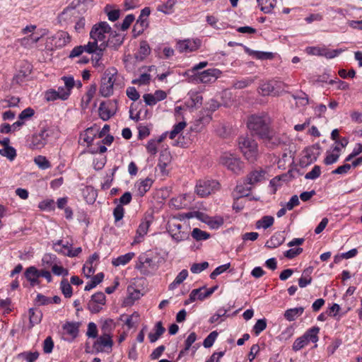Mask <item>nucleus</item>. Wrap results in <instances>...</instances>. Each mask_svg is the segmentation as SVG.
<instances>
[{
  "instance_id": "nucleus-1",
  "label": "nucleus",
  "mask_w": 362,
  "mask_h": 362,
  "mask_svg": "<svg viewBox=\"0 0 362 362\" xmlns=\"http://www.w3.org/2000/svg\"><path fill=\"white\" fill-rule=\"evenodd\" d=\"M123 83L118 75L117 70L114 68L107 69L101 78L100 94L105 98L110 97L114 93V88H122Z\"/></svg>"
},
{
  "instance_id": "nucleus-2",
  "label": "nucleus",
  "mask_w": 362,
  "mask_h": 362,
  "mask_svg": "<svg viewBox=\"0 0 362 362\" xmlns=\"http://www.w3.org/2000/svg\"><path fill=\"white\" fill-rule=\"evenodd\" d=\"M271 119L266 113L252 115L247 120L248 129L255 135L262 139L271 129Z\"/></svg>"
},
{
  "instance_id": "nucleus-3",
  "label": "nucleus",
  "mask_w": 362,
  "mask_h": 362,
  "mask_svg": "<svg viewBox=\"0 0 362 362\" xmlns=\"http://www.w3.org/2000/svg\"><path fill=\"white\" fill-rule=\"evenodd\" d=\"M112 28L105 21H101L95 24L90 32V38L100 43V52H103L107 47L108 42L106 40V34L111 33Z\"/></svg>"
},
{
  "instance_id": "nucleus-4",
  "label": "nucleus",
  "mask_w": 362,
  "mask_h": 362,
  "mask_svg": "<svg viewBox=\"0 0 362 362\" xmlns=\"http://www.w3.org/2000/svg\"><path fill=\"white\" fill-rule=\"evenodd\" d=\"M239 147L245 158L254 163L258 156V146L257 142L249 137L240 136L239 138Z\"/></svg>"
},
{
  "instance_id": "nucleus-5",
  "label": "nucleus",
  "mask_w": 362,
  "mask_h": 362,
  "mask_svg": "<svg viewBox=\"0 0 362 362\" xmlns=\"http://www.w3.org/2000/svg\"><path fill=\"white\" fill-rule=\"evenodd\" d=\"M49 136L50 130L47 128H42L39 132L32 135L28 144L29 148L33 150L42 149L47 144Z\"/></svg>"
},
{
  "instance_id": "nucleus-6",
  "label": "nucleus",
  "mask_w": 362,
  "mask_h": 362,
  "mask_svg": "<svg viewBox=\"0 0 362 362\" xmlns=\"http://www.w3.org/2000/svg\"><path fill=\"white\" fill-rule=\"evenodd\" d=\"M261 139L269 148H275L288 142V137L284 134L276 133L271 129Z\"/></svg>"
},
{
  "instance_id": "nucleus-7",
  "label": "nucleus",
  "mask_w": 362,
  "mask_h": 362,
  "mask_svg": "<svg viewBox=\"0 0 362 362\" xmlns=\"http://www.w3.org/2000/svg\"><path fill=\"white\" fill-rule=\"evenodd\" d=\"M286 85L279 81L272 80L261 84L259 89L262 95H279Z\"/></svg>"
},
{
  "instance_id": "nucleus-8",
  "label": "nucleus",
  "mask_w": 362,
  "mask_h": 362,
  "mask_svg": "<svg viewBox=\"0 0 362 362\" xmlns=\"http://www.w3.org/2000/svg\"><path fill=\"white\" fill-rule=\"evenodd\" d=\"M168 230L172 238L177 243L189 239V232L187 226L183 228L180 223H168Z\"/></svg>"
},
{
  "instance_id": "nucleus-9",
  "label": "nucleus",
  "mask_w": 362,
  "mask_h": 362,
  "mask_svg": "<svg viewBox=\"0 0 362 362\" xmlns=\"http://www.w3.org/2000/svg\"><path fill=\"white\" fill-rule=\"evenodd\" d=\"M220 163L235 173H238L242 169V163L233 155L224 153L220 158Z\"/></svg>"
},
{
  "instance_id": "nucleus-10",
  "label": "nucleus",
  "mask_w": 362,
  "mask_h": 362,
  "mask_svg": "<svg viewBox=\"0 0 362 362\" xmlns=\"http://www.w3.org/2000/svg\"><path fill=\"white\" fill-rule=\"evenodd\" d=\"M344 50L339 49H329L326 47H308L306 52L308 54L325 57L327 59H332L341 54Z\"/></svg>"
},
{
  "instance_id": "nucleus-11",
  "label": "nucleus",
  "mask_w": 362,
  "mask_h": 362,
  "mask_svg": "<svg viewBox=\"0 0 362 362\" xmlns=\"http://www.w3.org/2000/svg\"><path fill=\"white\" fill-rule=\"evenodd\" d=\"M111 335L101 334L94 342L93 347L96 352L110 353L113 346V340Z\"/></svg>"
},
{
  "instance_id": "nucleus-12",
  "label": "nucleus",
  "mask_w": 362,
  "mask_h": 362,
  "mask_svg": "<svg viewBox=\"0 0 362 362\" xmlns=\"http://www.w3.org/2000/svg\"><path fill=\"white\" fill-rule=\"evenodd\" d=\"M219 183L215 180L199 181L196 185V192L201 197H206L218 188Z\"/></svg>"
},
{
  "instance_id": "nucleus-13",
  "label": "nucleus",
  "mask_w": 362,
  "mask_h": 362,
  "mask_svg": "<svg viewBox=\"0 0 362 362\" xmlns=\"http://www.w3.org/2000/svg\"><path fill=\"white\" fill-rule=\"evenodd\" d=\"M201 46V40L199 39H187L183 40H179L177 42V49L182 52H191L196 51Z\"/></svg>"
},
{
  "instance_id": "nucleus-14",
  "label": "nucleus",
  "mask_w": 362,
  "mask_h": 362,
  "mask_svg": "<svg viewBox=\"0 0 362 362\" xmlns=\"http://www.w3.org/2000/svg\"><path fill=\"white\" fill-rule=\"evenodd\" d=\"M152 223L151 217H145L141 220L136 232V236L134 238V244H138L143 241L144 236L147 234L148 228Z\"/></svg>"
},
{
  "instance_id": "nucleus-15",
  "label": "nucleus",
  "mask_w": 362,
  "mask_h": 362,
  "mask_svg": "<svg viewBox=\"0 0 362 362\" xmlns=\"http://www.w3.org/2000/svg\"><path fill=\"white\" fill-rule=\"evenodd\" d=\"M78 17V11L74 7H67L59 15L58 20L61 25L73 23Z\"/></svg>"
},
{
  "instance_id": "nucleus-16",
  "label": "nucleus",
  "mask_w": 362,
  "mask_h": 362,
  "mask_svg": "<svg viewBox=\"0 0 362 362\" xmlns=\"http://www.w3.org/2000/svg\"><path fill=\"white\" fill-rule=\"evenodd\" d=\"M32 71V65L28 62H23L18 73L13 76V83L21 84L30 76Z\"/></svg>"
},
{
  "instance_id": "nucleus-17",
  "label": "nucleus",
  "mask_w": 362,
  "mask_h": 362,
  "mask_svg": "<svg viewBox=\"0 0 362 362\" xmlns=\"http://www.w3.org/2000/svg\"><path fill=\"white\" fill-rule=\"evenodd\" d=\"M192 201V197L187 194L179 195L170 199V205L175 209L188 207Z\"/></svg>"
},
{
  "instance_id": "nucleus-18",
  "label": "nucleus",
  "mask_w": 362,
  "mask_h": 362,
  "mask_svg": "<svg viewBox=\"0 0 362 362\" xmlns=\"http://www.w3.org/2000/svg\"><path fill=\"white\" fill-rule=\"evenodd\" d=\"M221 75V71L217 69H209L199 74V80L204 83L215 81Z\"/></svg>"
},
{
  "instance_id": "nucleus-19",
  "label": "nucleus",
  "mask_w": 362,
  "mask_h": 362,
  "mask_svg": "<svg viewBox=\"0 0 362 362\" xmlns=\"http://www.w3.org/2000/svg\"><path fill=\"white\" fill-rule=\"evenodd\" d=\"M55 48H62L66 46L71 41V37L65 31H59L52 37Z\"/></svg>"
},
{
  "instance_id": "nucleus-20",
  "label": "nucleus",
  "mask_w": 362,
  "mask_h": 362,
  "mask_svg": "<svg viewBox=\"0 0 362 362\" xmlns=\"http://www.w3.org/2000/svg\"><path fill=\"white\" fill-rule=\"evenodd\" d=\"M24 275L32 286L40 284L38 281L40 278L39 270L35 267L33 266L27 268Z\"/></svg>"
},
{
  "instance_id": "nucleus-21",
  "label": "nucleus",
  "mask_w": 362,
  "mask_h": 362,
  "mask_svg": "<svg viewBox=\"0 0 362 362\" xmlns=\"http://www.w3.org/2000/svg\"><path fill=\"white\" fill-rule=\"evenodd\" d=\"M252 188V187L249 184H247L245 180H244L243 183L237 185L234 190L233 195L234 197H236L237 199L247 197L249 195Z\"/></svg>"
},
{
  "instance_id": "nucleus-22",
  "label": "nucleus",
  "mask_w": 362,
  "mask_h": 362,
  "mask_svg": "<svg viewBox=\"0 0 362 362\" xmlns=\"http://www.w3.org/2000/svg\"><path fill=\"white\" fill-rule=\"evenodd\" d=\"M264 174L263 170H254L247 175L245 180L252 187L254 185L263 180Z\"/></svg>"
},
{
  "instance_id": "nucleus-23",
  "label": "nucleus",
  "mask_w": 362,
  "mask_h": 362,
  "mask_svg": "<svg viewBox=\"0 0 362 362\" xmlns=\"http://www.w3.org/2000/svg\"><path fill=\"white\" fill-rule=\"evenodd\" d=\"M154 332H150L148 335L150 342H156L161 335L165 332V329L163 326L162 322H157L154 327Z\"/></svg>"
},
{
  "instance_id": "nucleus-24",
  "label": "nucleus",
  "mask_w": 362,
  "mask_h": 362,
  "mask_svg": "<svg viewBox=\"0 0 362 362\" xmlns=\"http://www.w3.org/2000/svg\"><path fill=\"white\" fill-rule=\"evenodd\" d=\"M79 326V322H67L63 325V329L67 334L74 339L78 334Z\"/></svg>"
},
{
  "instance_id": "nucleus-25",
  "label": "nucleus",
  "mask_w": 362,
  "mask_h": 362,
  "mask_svg": "<svg viewBox=\"0 0 362 362\" xmlns=\"http://www.w3.org/2000/svg\"><path fill=\"white\" fill-rule=\"evenodd\" d=\"M135 256L134 252H128L125 255H120L112 260V264L115 267L124 266L129 263Z\"/></svg>"
},
{
  "instance_id": "nucleus-26",
  "label": "nucleus",
  "mask_w": 362,
  "mask_h": 362,
  "mask_svg": "<svg viewBox=\"0 0 362 362\" xmlns=\"http://www.w3.org/2000/svg\"><path fill=\"white\" fill-rule=\"evenodd\" d=\"M304 312V308L298 307L290 308L285 311L284 316L288 321H293L300 316Z\"/></svg>"
},
{
  "instance_id": "nucleus-27",
  "label": "nucleus",
  "mask_w": 362,
  "mask_h": 362,
  "mask_svg": "<svg viewBox=\"0 0 362 362\" xmlns=\"http://www.w3.org/2000/svg\"><path fill=\"white\" fill-rule=\"evenodd\" d=\"M52 247L57 252L67 256L70 245L68 241L64 242L63 240H59L53 243Z\"/></svg>"
},
{
  "instance_id": "nucleus-28",
  "label": "nucleus",
  "mask_w": 362,
  "mask_h": 362,
  "mask_svg": "<svg viewBox=\"0 0 362 362\" xmlns=\"http://www.w3.org/2000/svg\"><path fill=\"white\" fill-rule=\"evenodd\" d=\"M124 37L116 32H112L107 40L108 46L117 49L123 43Z\"/></svg>"
},
{
  "instance_id": "nucleus-29",
  "label": "nucleus",
  "mask_w": 362,
  "mask_h": 362,
  "mask_svg": "<svg viewBox=\"0 0 362 362\" xmlns=\"http://www.w3.org/2000/svg\"><path fill=\"white\" fill-rule=\"evenodd\" d=\"M319 331L320 328L318 327H313L307 330L302 337L308 341V344L310 341L315 343L318 341Z\"/></svg>"
},
{
  "instance_id": "nucleus-30",
  "label": "nucleus",
  "mask_w": 362,
  "mask_h": 362,
  "mask_svg": "<svg viewBox=\"0 0 362 362\" xmlns=\"http://www.w3.org/2000/svg\"><path fill=\"white\" fill-rule=\"evenodd\" d=\"M104 12L107 14L108 20L116 21L119 18L120 11L115 8L113 5L107 4L104 8Z\"/></svg>"
},
{
  "instance_id": "nucleus-31",
  "label": "nucleus",
  "mask_w": 362,
  "mask_h": 362,
  "mask_svg": "<svg viewBox=\"0 0 362 362\" xmlns=\"http://www.w3.org/2000/svg\"><path fill=\"white\" fill-rule=\"evenodd\" d=\"M97 130L94 127H90L81 134L80 139H83L88 145L90 144L96 136Z\"/></svg>"
},
{
  "instance_id": "nucleus-32",
  "label": "nucleus",
  "mask_w": 362,
  "mask_h": 362,
  "mask_svg": "<svg viewBox=\"0 0 362 362\" xmlns=\"http://www.w3.org/2000/svg\"><path fill=\"white\" fill-rule=\"evenodd\" d=\"M285 238L281 234H275L266 243L265 246L268 248H276L284 242Z\"/></svg>"
},
{
  "instance_id": "nucleus-33",
  "label": "nucleus",
  "mask_w": 362,
  "mask_h": 362,
  "mask_svg": "<svg viewBox=\"0 0 362 362\" xmlns=\"http://www.w3.org/2000/svg\"><path fill=\"white\" fill-rule=\"evenodd\" d=\"M262 11L269 13L276 4V0H257Z\"/></svg>"
},
{
  "instance_id": "nucleus-34",
  "label": "nucleus",
  "mask_w": 362,
  "mask_h": 362,
  "mask_svg": "<svg viewBox=\"0 0 362 362\" xmlns=\"http://www.w3.org/2000/svg\"><path fill=\"white\" fill-rule=\"evenodd\" d=\"M116 327L115 322L112 319L105 320L101 325L102 334L111 335L112 337V331Z\"/></svg>"
},
{
  "instance_id": "nucleus-35",
  "label": "nucleus",
  "mask_w": 362,
  "mask_h": 362,
  "mask_svg": "<svg viewBox=\"0 0 362 362\" xmlns=\"http://www.w3.org/2000/svg\"><path fill=\"white\" fill-rule=\"evenodd\" d=\"M188 272L187 269H182L175 277V280L169 285V289L173 290L178 285L182 284L187 277Z\"/></svg>"
},
{
  "instance_id": "nucleus-36",
  "label": "nucleus",
  "mask_w": 362,
  "mask_h": 362,
  "mask_svg": "<svg viewBox=\"0 0 362 362\" xmlns=\"http://www.w3.org/2000/svg\"><path fill=\"white\" fill-rule=\"evenodd\" d=\"M151 52V48L146 41H141L140 42L139 49L136 56L137 59L143 60L145 59Z\"/></svg>"
},
{
  "instance_id": "nucleus-37",
  "label": "nucleus",
  "mask_w": 362,
  "mask_h": 362,
  "mask_svg": "<svg viewBox=\"0 0 362 362\" xmlns=\"http://www.w3.org/2000/svg\"><path fill=\"white\" fill-rule=\"evenodd\" d=\"M40 39V37L35 36L34 35H30L28 37L21 38L20 40V44L21 46H23L25 48H30L33 45L37 43Z\"/></svg>"
},
{
  "instance_id": "nucleus-38",
  "label": "nucleus",
  "mask_w": 362,
  "mask_h": 362,
  "mask_svg": "<svg viewBox=\"0 0 362 362\" xmlns=\"http://www.w3.org/2000/svg\"><path fill=\"white\" fill-rule=\"evenodd\" d=\"M98 112H99L100 117L103 121L108 120L115 114L114 112L111 111L109 109V107L105 105V103H102L100 105Z\"/></svg>"
},
{
  "instance_id": "nucleus-39",
  "label": "nucleus",
  "mask_w": 362,
  "mask_h": 362,
  "mask_svg": "<svg viewBox=\"0 0 362 362\" xmlns=\"http://www.w3.org/2000/svg\"><path fill=\"white\" fill-rule=\"evenodd\" d=\"M274 219L271 216H264L260 220L256 222V228L267 229L272 226L274 223Z\"/></svg>"
},
{
  "instance_id": "nucleus-40",
  "label": "nucleus",
  "mask_w": 362,
  "mask_h": 362,
  "mask_svg": "<svg viewBox=\"0 0 362 362\" xmlns=\"http://www.w3.org/2000/svg\"><path fill=\"white\" fill-rule=\"evenodd\" d=\"M104 278V274L102 272H100L95 275L91 281L86 285L84 290L85 291H90L95 288L98 284H99L100 282H102L103 279Z\"/></svg>"
},
{
  "instance_id": "nucleus-41",
  "label": "nucleus",
  "mask_w": 362,
  "mask_h": 362,
  "mask_svg": "<svg viewBox=\"0 0 362 362\" xmlns=\"http://www.w3.org/2000/svg\"><path fill=\"white\" fill-rule=\"evenodd\" d=\"M153 181L149 178H146L145 180L140 182L138 185V193L140 196H144L146 192H148L151 185Z\"/></svg>"
},
{
  "instance_id": "nucleus-42",
  "label": "nucleus",
  "mask_w": 362,
  "mask_h": 362,
  "mask_svg": "<svg viewBox=\"0 0 362 362\" xmlns=\"http://www.w3.org/2000/svg\"><path fill=\"white\" fill-rule=\"evenodd\" d=\"M60 288L65 298H69L71 297L73 294L72 287L67 279H64L62 280L60 283Z\"/></svg>"
},
{
  "instance_id": "nucleus-43",
  "label": "nucleus",
  "mask_w": 362,
  "mask_h": 362,
  "mask_svg": "<svg viewBox=\"0 0 362 362\" xmlns=\"http://www.w3.org/2000/svg\"><path fill=\"white\" fill-rule=\"evenodd\" d=\"M0 155L6 157L9 160L12 161L16 157V151L13 147L6 146L0 149Z\"/></svg>"
},
{
  "instance_id": "nucleus-44",
  "label": "nucleus",
  "mask_w": 362,
  "mask_h": 362,
  "mask_svg": "<svg viewBox=\"0 0 362 362\" xmlns=\"http://www.w3.org/2000/svg\"><path fill=\"white\" fill-rule=\"evenodd\" d=\"M192 236L197 241H200L209 239L210 238V234L198 228H195L192 231Z\"/></svg>"
},
{
  "instance_id": "nucleus-45",
  "label": "nucleus",
  "mask_w": 362,
  "mask_h": 362,
  "mask_svg": "<svg viewBox=\"0 0 362 362\" xmlns=\"http://www.w3.org/2000/svg\"><path fill=\"white\" fill-rule=\"evenodd\" d=\"M187 126V123L185 121H182L175 124L173 126V129L169 133V137L170 139H173L179 134Z\"/></svg>"
},
{
  "instance_id": "nucleus-46",
  "label": "nucleus",
  "mask_w": 362,
  "mask_h": 362,
  "mask_svg": "<svg viewBox=\"0 0 362 362\" xmlns=\"http://www.w3.org/2000/svg\"><path fill=\"white\" fill-rule=\"evenodd\" d=\"M35 163L42 170H46L51 167L49 161L44 156H37L34 158Z\"/></svg>"
},
{
  "instance_id": "nucleus-47",
  "label": "nucleus",
  "mask_w": 362,
  "mask_h": 362,
  "mask_svg": "<svg viewBox=\"0 0 362 362\" xmlns=\"http://www.w3.org/2000/svg\"><path fill=\"white\" fill-rule=\"evenodd\" d=\"M141 259L143 261L142 263H145V265H147L151 269L156 270L158 268V264L156 261V258L148 257L146 255H141Z\"/></svg>"
},
{
  "instance_id": "nucleus-48",
  "label": "nucleus",
  "mask_w": 362,
  "mask_h": 362,
  "mask_svg": "<svg viewBox=\"0 0 362 362\" xmlns=\"http://www.w3.org/2000/svg\"><path fill=\"white\" fill-rule=\"evenodd\" d=\"M228 310L225 309L223 308H219L217 312L212 315L209 319V322L213 324L215 322L220 323L223 321V319H221L222 317H224L226 315L227 312Z\"/></svg>"
},
{
  "instance_id": "nucleus-49",
  "label": "nucleus",
  "mask_w": 362,
  "mask_h": 362,
  "mask_svg": "<svg viewBox=\"0 0 362 362\" xmlns=\"http://www.w3.org/2000/svg\"><path fill=\"white\" fill-rule=\"evenodd\" d=\"M82 47H84V52L89 54L95 52H100V43L94 40H91V41L88 42L87 45Z\"/></svg>"
},
{
  "instance_id": "nucleus-50",
  "label": "nucleus",
  "mask_w": 362,
  "mask_h": 362,
  "mask_svg": "<svg viewBox=\"0 0 362 362\" xmlns=\"http://www.w3.org/2000/svg\"><path fill=\"white\" fill-rule=\"evenodd\" d=\"M82 47H84V52L89 54L95 52H100V43L94 40H91V41L88 42L87 45Z\"/></svg>"
},
{
  "instance_id": "nucleus-51",
  "label": "nucleus",
  "mask_w": 362,
  "mask_h": 362,
  "mask_svg": "<svg viewBox=\"0 0 362 362\" xmlns=\"http://www.w3.org/2000/svg\"><path fill=\"white\" fill-rule=\"evenodd\" d=\"M267 327V321L264 319L258 320L253 327V332L256 336H258Z\"/></svg>"
},
{
  "instance_id": "nucleus-52",
  "label": "nucleus",
  "mask_w": 362,
  "mask_h": 362,
  "mask_svg": "<svg viewBox=\"0 0 362 362\" xmlns=\"http://www.w3.org/2000/svg\"><path fill=\"white\" fill-rule=\"evenodd\" d=\"M218 337V332L216 331L211 332L204 340L203 346L205 348H210L213 346L214 341Z\"/></svg>"
},
{
  "instance_id": "nucleus-53",
  "label": "nucleus",
  "mask_w": 362,
  "mask_h": 362,
  "mask_svg": "<svg viewBox=\"0 0 362 362\" xmlns=\"http://www.w3.org/2000/svg\"><path fill=\"white\" fill-rule=\"evenodd\" d=\"M147 26H148L147 18L139 16L138 20L136 21V24L134 26V31H135L138 27H140L138 30V34H140V33H143V31L144 30V29L146 28H147Z\"/></svg>"
},
{
  "instance_id": "nucleus-54",
  "label": "nucleus",
  "mask_w": 362,
  "mask_h": 362,
  "mask_svg": "<svg viewBox=\"0 0 362 362\" xmlns=\"http://www.w3.org/2000/svg\"><path fill=\"white\" fill-rule=\"evenodd\" d=\"M321 174V168L319 165H315L311 171L305 174V178L307 180H315Z\"/></svg>"
},
{
  "instance_id": "nucleus-55",
  "label": "nucleus",
  "mask_w": 362,
  "mask_h": 362,
  "mask_svg": "<svg viewBox=\"0 0 362 362\" xmlns=\"http://www.w3.org/2000/svg\"><path fill=\"white\" fill-rule=\"evenodd\" d=\"M151 81V75L149 74H142L139 76L138 78L134 79L132 81L133 84H139V85H147Z\"/></svg>"
},
{
  "instance_id": "nucleus-56",
  "label": "nucleus",
  "mask_w": 362,
  "mask_h": 362,
  "mask_svg": "<svg viewBox=\"0 0 362 362\" xmlns=\"http://www.w3.org/2000/svg\"><path fill=\"white\" fill-rule=\"evenodd\" d=\"M253 82H254V79H252L251 78H243V79H241V80H239V81H237L236 82H235L233 83V87L235 88L242 89V88L247 87L248 86L252 84Z\"/></svg>"
},
{
  "instance_id": "nucleus-57",
  "label": "nucleus",
  "mask_w": 362,
  "mask_h": 362,
  "mask_svg": "<svg viewBox=\"0 0 362 362\" xmlns=\"http://www.w3.org/2000/svg\"><path fill=\"white\" fill-rule=\"evenodd\" d=\"M196 339H197L196 333L195 332L190 333L185 341V349L183 351H181L180 354H184L185 352L187 351L190 349L192 344L196 341Z\"/></svg>"
},
{
  "instance_id": "nucleus-58",
  "label": "nucleus",
  "mask_w": 362,
  "mask_h": 362,
  "mask_svg": "<svg viewBox=\"0 0 362 362\" xmlns=\"http://www.w3.org/2000/svg\"><path fill=\"white\" fill-rule=\"evenodd\" d=\"M230 267V263H227L216 267L210 274V278L214 279L217 276L226 272Z\"/></svg>"
},
{
  "instance_id": "nucleus-59",
  "label": "nucleus",
  "mask_w": 362,
  "mask_h": 362,
  "mask_svg": "<svg viewBox=\"0 0 362 362\" xmlns=\"http://www.w3.org/2000/svg\"><path fill=\"white\" fill-rule=\"evenodd\" d=\"M209 267V263L207 262H203L202 263H195L193 264L190 268V270L194 274H199L201 272L204 271Z\"/></svg>"
},
{
  "instance_id": "nucleus-60",
  "label": "nucleus",
  "mask_w": 362,
  "mask_h": 362,
  "mask_svg": "<svg viewBox=\"0 0 362 362\" xmlns=\"http://www.w3.org/2000/svg\"><path fill=\"white\" fill-rule=\"evenodd\" d=\"M175 3L176 0H168L166 4L159 6L158 10L165 13H170Z\"/></svg>"
},
{
  "instance_id": "nucleus-61",
  "label": "nucleus",
  "mask_w": 362,
  "mask_h": 362,
  "mask_svg": "<svg viewBox=\"0 0 362 362\" xmlns=\"http://www.w3.org/2000/svg\"><path fill=\"white\" fill-rule=\"evenodd\" d=\"M52 303L51 298L47 297L41 293H38L35 298V304L40 305H46Z\"/></svg>"
},
{
  "instance_id": "nucleus-62",
  "label": "nucleus",
  "mask_w": 362,
  "mask_h": 362,
  "mask_svg": "<svg viewBox=\"0 0 362 362\" xmlns=\"http://www.w3.org/2000/svg\"><path fill=\"white\" fill-rule=\"evenodd\" d=\"M307 344L308 341L301 336L294 341L292 349L294 351H298L305 347Z\"/></svg>"
},
{
  "instance_id": "nucleus-63",
  "label": "nucleus",
  "mask_w": 362,
  "mask_h": 362,
  "mask_svg": "<svg viewBox=\"0 0 362 362\" xmlns=\"http://www.w3.org/2000/svg\"><path fill=\"white\" fill-rule=\"evenodd\" d=\"M35 114V111L31 107H28L23 110L18 115V119L22 122L24 120L28 119L32 117Z\"/></svg>"
},
{
  "instance_id": "nucleus-64",
  "label": "nucleus",
  "mask_w": 362,
  "mask_h": 362,
  "mask_svg": "<svg viewBox=\"0 0 362 362\" xmlns=\"http://www.w3.org/2000/svg\"><path fill=\"white\" fill-rule=\"evenodd\" d=\"M158 146L156 139H151L146 146L147 152L151 155H156L158 152Z\"/></svg>"
}]
</instances>
